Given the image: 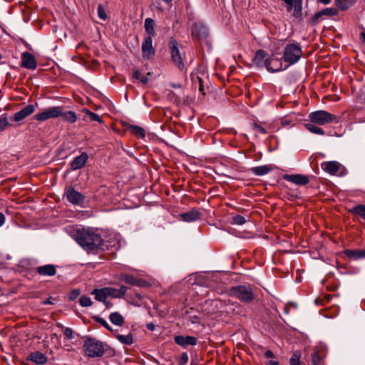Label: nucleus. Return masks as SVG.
<instances>
[{
  "label": "nucleus",
  "instance_id": "obj_52",
  "mask_svg": "<svg viewBox=\"0 0 365 365\" xmlns=\"http://www.w3.org/2000/svg\"><path fill=\"white\" fill-rule=\"evenodd\" d=\"M264 356L267 359H272L274 357V354H273V352L271 350H267L264 352Z\"/></svg>",
  "mask_w": 365,
  "mask_h": 365
},
{
  "label": "nucleus",
  "instance_id": "obj_57",
  "mask_svg": "<svg viewBox=\"0 0 365 365\" xmlns=\"http://www.w3.org/2000/svg\"><path fill=\"white\" fill-rule=\"evenodd\" d=\"M284 312L287 314H288L289 313V305H288V304L285 305V307L284 308Z\"/></svg>",
  "mask_w": 365,
  "mask_h": 365
},
{
  "label": "nucleus",
  "instance_id": "obj_36",
  "mask_svg": "<svg viewBox=\"0 0 365 365\" xmlns=\"http://www.w3.org/2000/svg\"><path fill=\"white\" fill-rule=\"evenodd\" d=\"M61 117L63 120L68 121L71 123L76 122V120L77 119L75 112H73L72 110L62 113Z\"/></svg>",
  "mask_w": 365,
  "mask_h": 365
},
{
  "label": "nucleus",
  "instance_id": "obj_32",
  "mask_svg": "<svg viewBox=\"0 0 365 365\" xmlns=\"http://www.w3.org/2000/svg\"><path fill=\"white\" fill-rule=\"evenodd\" d=\"M305 128L312 133L317 135H324V131L322 128L315 125L313 123H308L304 125Z\"/></svg>",
  "mask_w": 365,
  "mask_h": 365
},
{
  "label": "nucleus",
  "instance_id": "obj_22",
  "mask_svg": "<svg viewBox=\"0 0 365 365\" xmlns=\"http://www.w3.org/2000/svg\"><path fill=\"white\" fill-rule=\"evenodd\" d=\"M344 254L353 260L365 258V250H345Z\"/></svg>",
  "mask_w": 365,
  "mask_h": 365
},
{
  "label": "nucleus",
  "instance_id": "obj_37",
  "mask_svg": "<svg viewBox=\"0 0 365 365\" xmlns=\"http://www.w3.org/2000/svg\"><path fill=\"white\" fill-rule=\"evenodd\" d=\"M83 112L90 118L91 121H97L100 123H103V120L98 114L91 111L90 110L84 109Z\"/></svg>",
  "mask_w": 365,
  "mask_h": 365
},
{
  "label": "nucleus",
  "instance_id": "obj_41",
  "mask_svg": "<svg viewBox=\"0 0 365 365\" xmlns=\"http://www.w3.org/2000/svg\"><path fill=\"white\" fill-rule=\"evenodd\" d=\"M97 12H98V16L99 17V19L104 20V21L107 19L108 16L104 9V7L102 4H99L98 6Z\"/></svg>",
  "mask_w": 365,
  "mask_h": 365
},
{
  "label": "nucleus",
  "instance_id": "obj_55",
  "mask_svg": "<svg viewBox=\"0 0 365 365\" xmlns=\"http://www.w3.org/2000/svg\"><path fill=\"white\" fill-rule=\"evenodd\" d=\"M140 81L143 84H146L148 82V78L147 76H143L142 78H140Z\"/></svg>",
  "mask_w": 365,
  "mask_h": 365
},
{
  "label": "nucleus",
  "instance_id": "obj_50",
  "mask_svg": "<svg viewBox=\"0 0 365 365\" xmlns=\"http://www.w3.org/2000/svg\"><path fill=\"white\" fill-rule=\"evenodd\" d=\"M35 118L38 120L43 121L46 120V111L41 113L36 114Z\"/></svg>",
  "mask_w": 365,
  "mask_h": 365
},
{
  "label": "nucleus",
  "instance_id": "obj_7",
  "mask_svg": "<svg viewBox=\"0 0 365 365\" xmlns=\"http://www.w3.org/2000/svg\"><path fill=\"white\" fill-rule=\"evenodd\" d=\"M289 66L283 67L282 58L276 56L274 54L269 55L267 59L265 66L267 71L271 73L279 72L287 69Z\"/></svg>",
  "mask_w": 365,
  "mask_h": 365
},
{
  "label": "nucleus",
  "instance_id": "obj_49",
  "mask_svg": "<svg viewBox=\"0 0 365 365\" xmlns=\"http://www.w3.org/2000/svg\"><path fill=\"white\" fill-rule=\"evenodd\" d=\"M81 292L78 289H73L69 294V299L71 300H75L79 295Z\"/></svg>",
  "mask_w": 365,
  "mask_h": 365
},
{
  "label": "nucleus",
  "instance_id": "obj_21",
  "mask_svg": "<svg viewBox=\"0 0 365 365\" xmlns=\"http://www.w3.org/2000/svg\"><path fill=\"white\" fill-rule=\"evenodd\" d=\"M340 163L336 161H329L322 164V168L327 173L335 175L340 168Z\"/></svg>",
  "mask_w": 365,
  "mask_h": 365
},
{
  "label": "nucleus",
  "instance_id": "obj_20",
  "mask_svg": "<svg viewBox=\"0 0 365 365\" xmlns=\"http://www.w3.org/2000/svg\"><path fill=\"white\" fill-rule=\"evenodd\" d=\"M88 158L86 153H82L80 155L76 157L71 163L72 169L78 170L82 168L85 165Z\"/></svg>",
  "mask_w": 365,
  "mask_h": 365
},
{
  "label": "nucleus",
  "instance_id": "obj_19",
  "mask_svg": "<svg viewBox=\"0 0 365 365\" xmlns=\"http://www.w3.org/2000/svg\"><path fill=\"white\" fill-rule=\"evenodd\" d=\"M200 215L197 209H192L189 212L180 214V217L182 221L190 222L199 219Z\"/></svg>",
  "mask_w": 365,
  "mask_h": 365
},
{
  "label": "nucleus",
  "instance_id": "obj_64",
  "mask_svg": "<svg viewBox=\"0 0 365 365\" xmlns=\"http://www.w3.org/2000/svg\"><path fill=\"white\" fill-rule=\"evenodd\" d=\"M1 58H2V56H1V55L0 54V60L1 59Z\"/></svg>",
  "mask_w": 365,
  "mask_h": 365
},
{
  "label": "nucleus",
  "instance_id": "obj_30",
  "mask_svg": "<svg viewBox=\"0 0 365 365\" xmlns=\"http://www.w3.org/2000/svg\"><path fill=\"white\" fill-rule=\"evenodd\" d=\"M110 321L116 326H122L124 324L123 317L118 312H113L109 316Z\"/></svg>",
  "mask_w": 365,
  "mask_h": 365
},
{
  "label": "nucleus",
  "instance_id": "obj_43",
  "mask_svg": "<svg viewBox=\"0 0 365 365\" xmlns=\"http://www.w3.org/2000/svg\"><path fill=\"white\" fill-rule=\"evenodd\" d=\"M311 361L312 365H319L321 357L318 351H314L311 354Z\"/></svg>",
  "mask_w": 365,
  "mask_h": 365
},
{
  "label": "nucleus",
  "instance_id": "obj_31",
  "mask_svg": "<svg viewBox=\"0 0 365 365\" xmlns=\"http://www.w3.org/2000/svg\"><path fill=\"white\" fill-rule=\"evenodd\" d=\"M355 1L356 0H335V4L338 8L344 11L353 5Z\"/></svg>",
  "mask_w": 365,
  "mask_h": 365
},
{
  "label": "nucleus",
  "instance_id": "obj_4",
  "mask_svg": "<svg viewBox=\"0 0 365 365\" xmlns=\"http://www.w3.org/2000/svg\"><path fill=\"white\" fill-rule=\"evenodd\" d=\"M180 45L174 37H170L168 41V48L170 53L172 62L179 69L182 70L185 67V54L180 51Z\"/></svg>",
  "mask_w": 365,
  "mask_h": 365
},
{
  "label": "nucleus",
  "instance_id": "obj_15",
  "mask_svg": "<svg viewBox=\"0 0 365 365\" xmlns=\"http://www.w3.org/2000/svg\"><path fill=\"white\" fill-rule=\"evenodd\" d=\"M36 61L34 56L29 53L24 52L21 56V66L28 69H35L36 68Z\"/></svg>",
  "mask_w": 365,
  "mask_h": 365
},
{
  "label": "nucleus",
  "instance_id": "obj_42",
  "mask_svg": "<svg viewBox=\"0 0 365 365\" xmlns=\"http://www.w3.org/2000/svg\"><path fill=\"white\" fill-rule=\"evenodd\" d=\"M93 319L96 322H98V324L102 325L103 327H105L108 330L112 331V328L110 327V325L108 324V322L104 319L99 317H94Z\"/></svg>",
  "mask_w": 365,
  "mask_h": 365
},
{
  "label": "nucleus",
  "instance_id": "obj_29",
  "mask_svg": "<svg viewBox=\"0 0 365 365\" xmlns=\"http://www.w3.org/2000/svg\"><path fill=\"white\" fill-rule=\"evenodd\" d=\"M145 29L148 34V36L151 38L155 36V22L151 18H147L145 20Z\"/></svg>",
  "mask_w": 365,
  "mask_h": 365
},
{
  "label": "nucleus",
  "instance_id": "obj_38",
  "mask_svg": "<svg viewBox=\"0 0 365 365\" xmlns=\"http://www.w3.org/2000/svg\"><path fill=\"white\" fill-rule=\"evenodd\" d=\"M300 359L301 353L298 351H294L289 359V365H301Z\"/></svg>",
  "mask_w": 365,
  "mask_h": 365
},
{
  "label": "nucleus",
  "instance_id": "obj_2",
  "mask_svg": "<svg viewBox=\"0 0 365 365\" xmlns=\"http://www.w3.org/2000/svg\"><path fill=\"white\" fill-rule=\"evenodd\" d=\"M228 294L245 303H250L255 297L253 290L249 285L233 286L228 289Z\"/></svg>",
  "mask_w": 365,
  "mask_h": 365
},
{
  "label": "nucleus",
  "instance_id": "obj_60",
  "mask_svg": "<svg viewBox=\"0 0 365 365\" xmlns=\"http://www.w3.org/2000/svg\"><path fill=\"white\" fill-rule=\"evenodd\" d=\"M361 37H362L363 41L365 42V33H361Z\"/></svg>",
  "mask_w": 365,
  "mask_h": 365
},
{
  "label": "nucleus",
  "instance_id": "obj_1",
  "mask_svg": "<svg viewBox=\"0 0 365 365\" xmlns=\"http://www.w3.org/2000/svg\"><path fill=\"white\" fill-rule=\"evenodd\" d=\"M76 240L79 245L88 252L104 250V242L101 236L91 229L77 230Z\"/></svg>",
  "mask_w": 365,
  "mask_h": 365
},
{
  "label": "nucleus",
  "instance_id": "obj_26",
  "mask_svg": "<svg viewBox=\"0 0 365 365\" xmlns=\"http://www.w3.org/2000/svg\"><path fill=\"white\" fill-rule=\"evenodd\" d=\"M122 279L128 284L137 287H144L145 284V281L144 279L136 278L132 275L126 274L122 278Z\"/></svg>",
  "mask_w": 365,
  "mask_h": 365
},
{
  "label": "nucleus",
  "instance_id": "obj_6",
  "mask_svg": "<svg viewBox=\"0 0 365 365\" xmlns=\"http://www.w3.org/2000/svg\"><path fill=\"white\" fill-rule=\"evenodd\" d=\"M309 118L312 123L320 125L331 123L336 119V116L324 110H319L310 113Z\"/></svg>",
  "mask_w": 365,
  "mask_h": 365
},
{
  "label": "nucleus",
  "instance_id": "obj_45",
  "mask_svg": "<svg viewBox=\"0 0 365 365\" xmlns=\"http://www.w3.org/2000/svg\"><path fill=\"white\" fill-rule=\"evenodd\" d=\"M9 125V120L6 116L0 117V133L4 130Z\"/></svg>",
  "mask_w": 365,
  "mask_h": 365
},
{
  "label": "nucleus",
  "instance_id": "obj_34",
  "mask_svg": "<svg viewBox=\"0 0 365 365\" xmlns=\"http://www.w3.org/2000/svg\"><path fill=\"white\" fill-rule=\"evenodd\" d=\"M115 336L117 339L123 344L131 345L133 343V335L131 334L127 335L117 334Z\"/></svg>",
  "mask_w": 365,
  "mask_h": 365
},
{
  "label": "nucleus",
  "instance_id": "obj_33",
  "mask_svg": "<svg viewBox=\"0 0 365 365\" xmlns=\"http://www.w3.org/2000/svg\"><path fill=\"white\" fill-rule=\"evenodd\" d=\"M129 129L130 132L136 135L138 138H144L145 136V130L138 125H130Z\"/></svg>",
  "mask_w": 365,
  "mask_h": 365
},
{
  "label": "nucleus",
  "instance_id": "obj_59",
  "mask_svg": "<svg viewBox=\"0 0 365 365\" xmlns=\"http://www.w3.org/2000/svg\"><path fill=\"white\" fill-rule=\"evenodd\" d=\"M321 3L324 4H328L331 2V0H319Z\"/></svg>",
  "mask_w": 365,
  "mask_h": 365
},
{
  "label": "nucleus",
  "instance_id": "obj_40",
  "mask_svg": "<svg viewBox=\"0 0 365 365\" xmlns=\"http://www.w3.org/2000/svg\"><path fill=\"white\" fill-rule=\"evenodd\" d=\"M79 304L83 307H91L93 304V302L90 297L83 295L79 299Z\"/></svg>",
  "mask_w": 365,
  "mask_h": 365
},
{
  "label": "nucleus",
  "instance_id": "obj_58",
  "mask_svg": "<svg viewBox=\"0 0 365 365\" xmlns=\"http://www.w3.org/2000/svg\"><path fill=\"white\" fill-rule=\"evenodd\" d=\"M198 78V81H199V84H200V91L201 92H202L203 91V88H202V79L200 78Z\"/></svg>",
  "mask_w": 365,
  "mask_h": 365
},
{
  "label": "nucleus",
  "instance_id": "obj_27",
  "mask_svg": "<svg viewBox=\"0 0 365 365\" xmlns=\"http://www.w3.org/2000/svg\"><path fill=\"white\" fill-rule=\"evenodd\" d=\"M91 294L95 296V299L97 301L106 303V300L108 297L106 287L101 289H94L92 291Z\"/></svg>",
  "mask_w": 365,
  "mask_h": 365
},
{
  "label": "nucleus",
  "instance_id": "obj_28",
  "mask_svg": "<svg viewBox=\"0 0 365 365\" xmlns=\"http://www.w3.org/2000/svg\"><path fill=\"white\" fill-rule=\"evenodd\" d=\"M348 211L349 213L359 216L365 220V205H357L351 208H349Z\"/></svg>",
  "mask_w": 365,
  "mask_h": 365
},
{
  "label": "nucleus",
  "instance_id": "obj_44",
  "mask_svg": "<svg viewBox=\"0 0 365 365\" xmlns=\"http://www.w3.org/2000/svg\"><path fill=\"white\" fill-rule=\"evenodd\" d=\"M252 128L256 133H261L263 135L268 133L267 129L259 124L254 123L252 125Z\"/></svg>",
  "mask_w": 365,
  "mask_h": 365
},
{
  "label": "nucleus",
  "instance_id": "obj_24",
  "mask_svg": "<svg viewBox=\"0 0 365 365\" xmlns=\"http://www.w3.org/2000/svg\"><path fill=\"white\" fill-rule=\"evenodd\" d=\"M192 35L198 39H202L207 37V31L202 25L195 24L192 29Z\"/></svg>",
  "mask_w": 365,
  "mask_h": 365
},
{
  "label": "nucleus",
  "instance_id": "obj_25",
  "mask_svg": "<svg viewBox=\"0 0 365 365\" xmlns=\"http://www.w3.org/2000/svg\"><path fill=\"white\" fill-rule=\"evenodd\" d=\"M272 170V168L270 165H264L260 166L253 167L250 169V171L252 174L257 176H262L268 174Z\"/></svg>",
  "mask_w": 365,
  "mask_h": 365
},
{
  "label": "nucleus",
  "instance_id": "obj_5",
  "mask_svg": "<svg viewBox=\"0 0 365 365\" xmlns=\"http://www.w3.org/2000/svg\"><path fill=\"white\" fill-rule=\"evenodd\" d=\"M302 56V50L299 43L287 44L283 51V58L289 65L296 63Z\"/></svg>",
  "mask_w": 365,
  "mask_h": 365
},
{
  "label": "nucleus",
  "instance_id": "obj_23",
  "mask_svg": "<svg viewBox=\"0 0 365 365\" xmlns=\"http://www.w3.org/2000/svg\"><path fill=\"white\" fill-rule=\"evenodd\" d=\"M26 359L37 364H43L46 363V355L38 351H35L31 352Z\"/></svg>",
  "mask_w": 365,
  "mask_h": 365
},
{
  "label": "nucleus",
  "instance_id": "obj_39",
  "mask_svg": "<svg viewBox=\"0 0 365 365\" xmlns=\"http://www.w3.org/2000/svg\"><path fill=\"white\" fill-rule=\"evenodd\" d=\"M246 222L245 218L240 215H235L232 216L231 220V224L232 225H244Z\"/></svg>",
  "mask_w": 365,
  "mask_h": 365
},
{
  "label": "nucleus",
  "instance_id": "obj_16",
  "mask_svg": "<svg viewBox=\"0 0 365 365\" xmlns=\"http://www.w3.org/2000/svg\"><path fill=\"white\" fill-rule=\"evenodd\" d=\"M34 112V107L33 105H27L24 107L21 110L16 112L14 115V120L16 122L21 121L30 115Z\"/></svg>",
  "mask_w": 365,
  "mask_h": 365
},
{
  "label": "nucleus",
  "instance_id": "obj_3",
  "mask_svg": "<svg viewBox=\"0 0 365 365\" xmlns=\"http://www.w3.org/2000/svg\"><path fill=\"white\" fill-rule=\"evenodd\" d=\"M83 348L86 355L91 358L101 357L105 353L103 343L94 338H88Z\"/></svg>",
  "mask_w": 365,
  "mask_h": 365
},
{
  "label": "nucleus",
  "instance_id": "obj_54",
  "mask_svg": "<svg viewBox=\"0 0 365 365\" xmlns=\"http://www.w3.org/2000/svg\"><path fill=\"white\" fill-rule=\"evenodd\" d=\"M5 222V216L4 215L0 212V227L4 225Z\"/></svg>",
  "mask_w": 365,
  "mask_h": 365
},
{
  "label": "nucleus",
  "instance_id": "obj_53",
  "mask_svg": "<svg viewBox=\"0 0 365 365\" xmlns=\"http://www.w3.org/2000/svg\"><path fill=\"white\" fill-rule=\"evenodd\" d=\"M38 273L41 275L46 274V265L38 267Z\"/></svg>",
  "mask_w": 365,
  "mask_h": 365
},
{
  "label": "nucleus",
  "instance_id": "obj_48",
  "mask_svg": "<svg viewBox=\"0 0 365 365\" xmlns=\"http://www.w3.org/2000/svg\"><path fill=\"white\" fill-rule=\"evenodd\" d=\"M56 273V267L53 264H47V275L53 276Z\"/></svg>",
  "mask_w": 365,
  "mask_h": 365
},
{
  "label": "nucleus",
  "instance_id": "obj_35",
  "mask_svg": "<svg viewBox=\"0 0 365 365\" xmlns=\"http://www.w3.org/2000/svg\"><path fill=\"white\" fill-rule=\"evenodd\" d=\"M62 109L60 107H52L47 109V118L61 116Z\"/></svg>",
  "mask_w": 365,
  "mask_h": 365
},
{
  "label": "nucleus",
  "instance_id": "obj_11",
  "mask_svg": "<svg viewBox=\"0 0 365 365\" xmlns=\"http://www.w3.org/2000/svg\"><path fill=\"white\" fill-rule=\"evenodd\" d=\"M67 200L73 205H80L84 201V196L76 190L73 187H69L66 190Z\"/></svg>",
  "mask_w": 365,
  "mask_h": 365
},
{
  "label": "nucleus",
  "instance_id": "obj_62",
  "mask_svg": "<svg viewBox=\"0 0 365 365\" xmlns=\"http://www.w3.org/2000/svg\"><path fill=\"white\" fill-rule=\"evenodd\" d=\"M104 304H105V305H106L107 307H109V306H110V305H111V304H110V303H109V302H106V303H104Z\"/></svg>",
  "mask_w": 365,
  "mask_h": 365
},
{
  "label": "nucleus",
  "instance_id": "obj_8",
  "mask_svg": "<svg viewBox=\"0 0 365 365\" xmlns=\"http://www.w3.org/2000/svg\"><path fill=\"white\" fill-rule=\"evenodd\" d=\"M155 53V49L153 46V38L147 36L142 43V56L144 59L149 60L152 58Z\"/></svg>",
  "mask_w": 365,
  "mask_h": 365
},
{
  "label": "nucleus",
  "instance_id": "obj_63",
  "mask_svg": "<svg viewBox=\"0 0 365 365\" xmlns=\"http://www.w3.org/2000/svg\"><path fill=\"white\" fill-rule=\"evenodd\" d=\"M46 303H47V304H52V303H51V302L50 301V299H49L48 298H47Z\"/></svg>",
  "mask_w": 365,
  "mask_h": 365
},
{
  "label": "nucleus",
  "instance_id": "obj_12",
  "mask_svg": "<svg viewBox=\"0 0 365 365\" xmlns=\"http://www.w3.org/2000/svg\"><path fill=\"white\" fill-rule=\"evenodd\" d=\"M174 341L178 346L186 348L187 346H195L198 339L195 336L178 335L174 337Z\"/></svg>",
  "mask_w": 365,
  "mask_h": 365
},
{
  "label": "nucleus",
  "instance_id": "obj_56",
  "mask_svg": "<svg viewBox=\"0 0 365 365\" xmlns=\"http://www.w3.org/2000/svg\"><path fill=\"white\" fill-rule=\"evenodd\" d=\"M267 365H279V362L274 360H269L266 363Z\"/></svg>",
  "mask_w": 365,
  "mask_h": 365
},
{
  "label": "nucleus",
  "instance_id": "obj_61",
  "mask_svg": "<svg viewBox=\"0 0 365 365\" xmlns=\"http://www.w3.org/2000/svg\"><path fill=\"white\" fill-rule=\"evenodd\" d=\"M148 329H151V330H153V329H154V326H153V325H152V324H149V325L148 326Z\"/></svg>",
  "mask_w": 365,
  "mask_h": 365
},
{
  "label": "nucleus",
  "instance_id": "obj_14",
  "mask_svg": "<svg viewBox=\"0 0 365 365\" xmlns=\"http://www.w3.org/2000/svg\"><path fill=\"white\" fill-rule=\"evenodd\" d=\"M287 4V11H291L294 8L293 16L298 18L302 14V0H283Z\"/></svg>",
  "mask_w": 365,
  "mask_h": 365
},
{
  "label": "nucleus",
  "instance_id": "obj_51",
  "mask_svg": "<svg viewBox=\"0 0 365 365\" xmlns=\"http://www.w3.org/2000/svg\"><path fill=\"white\" fill-rule=\"evenodd\" d=\"M142 74L141 73L137 70V69H135L133 70V77L137 80H140V78H142Z\"/></svg>",
  "mask_w": 365,
  "mask_h": 365
},
{
  "label": "nucleus",
  "instance_id": "obj_10",
  "mask_svg": "<svg viewBox=\"0 0 365 365\" xmlns=\"http://www.w3.org/2000/svg\"><path fill=\"white\" fill-rule=\"evenodd\" d=\"M283 179L297 185H306L309 182V177L302 174H286L283 175Z\"/></svg>",
  "mask_w": 365,
  "mask_h": 365
},
{
  "label": "nucleus",
  "instance_id": "obj_47",
  "mask_svg": "<svg viewBox=\"0 0 365 365\" xmlns=\"http://www.w3.org/2000/svg\"><path fill=\"white\" fill-rule=\"evenodd\" d=\"M188 359H189V358H188L187 354L185 352L182 353L180 355V359H179V364L180 365L186 364L188 361Z\"/></svg>",
  "mask_w": 365,
  "mask_h": 365
},
{
  "label": "nucleus",
  "instance_id": "obj_9",
  "mask_svg": "<svg viewBox=\"0 0 365 365\" xmlns=\"http://www.w3.org/2000/svg\"><path fill=\"white\" fill-rule=\"evenodd\" d=\"M51 344L55 349H58L61 346L60 337L63 333V325L58 323L51 329Z\"/></svg>",
  "mask_w": 365,
  "mask_h": 365
},
{
  "label": "nucleus",
  "instance_id": "obj_13",
  "mask_svg": "<svg viewBox=\"0 0 365 365\" xmlns=\"http://www.w3.org/2000/svg\"><path fill=\"white\" fill-rule=\"evenodd\" d=\"M269 56L264 50L259 49L256 51L252 62L257 68L265 67Z\"/></svg>",
  "mask_w": 365,
  "mask_h": 365
},
{
  "label": "nucleus",
  "instance_id": "obj_17",
  "mask_svg": "<svg viewBox=\"0 0 365 365\" xmlns=\"http://www.w3.org/2000/svg\"><path fill=\"white\" fill-rule=\"evenodd\" d=\"M337 14V10L334 8H327L317 13L312 19V23L317 24L322 16H335Z\"/></svg>",
  "mask_w": 365,
  "mask_h": 365
},
{
  "label": "nucleus",
  "instance_id": "obj_18",
  "mask_svg": "<svg viewBox=\"0 0 365 365\" xmlns=\"http://www.w3.org/2000/svg\"><path fill=\"white\" fill-rule=\"evenodd\" d=\"M128 287L122 285L120 289H116L114 287H106L108 297H111L113 298H122L126 294Z\"/></svg>",
  "mask_w": 365,
  "mask_h": 365
},
{
  "label": "nucleus",
  "instance_id": "obj_46",
  "mask_svg": "<svg viewBox=\"0 0 365 365\" xmlns=\"http://www.w3.org/2000/svg\"><path fill=\"white\" fill-rule=\"evenodd\" d=\"M63 332L65 337L68 339H73L75 338V333L71 328L67 327L64 330L63 329Z\"/></svg>",
  "mask_w": 365,
  "mask_h": 365
}]
</instances>
